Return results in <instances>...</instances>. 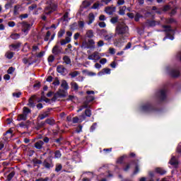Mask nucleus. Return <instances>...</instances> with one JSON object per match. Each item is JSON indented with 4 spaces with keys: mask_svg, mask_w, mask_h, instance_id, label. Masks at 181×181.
<instances>
[{
    "mask_svg": "<svg viewBox=\"0 0 181 181\" xmlns=\"http://www.w3.org/2000/svg\"><path fill=\"white\" fill-rule=\"evenodd\" d=\"M128 26L124 23H119L116 27V33L118 35V36L128 37V36H129V32H128Z\"/></svg>",
    "mask_w": 181,
    "mask_h": 181,
    "instance_id": "1",
    "label": "nucleus"
},
{
    "mask_svg": "<svg viewBox=\"0 0 181 181\" xmlns=\"http://www.w3.org/2000/svg\"><path fill=\"white\" fill-rule=\"evenodd\" d=\"M57 8H59L57 3H54L52 0L47 1V6L44 8V13L45 15H52L53 12L57 11Z\"/></svg>",
    "mask_w": 181,
    "mask_h": 181,
    "instance_id": "2",
    "label": "nucleus"
},
{
    "mask_svg": "<svg viewBox=\"0 0 181 181\" xmlns=\"http://www.w3.org/2000/svg\"><path fill=\"white\" fill-rule=\"evenodd\" d=\"M141 110L143 112H156V111H158V108L151 103H147L141 105Z\"/></svg>",
    "mask_w": 181,
    "mask_h": 181,
    "instance_id": "3",
    "label": "nucleus"
},
{
    "mask_svg": "<svg viewBox=\"0 0 181 181\" xmlns=\"http://www.w3.org/2000/svg\"><path fill=\"white\" fill-rule=\"evenodd\" d=\"M42 166L47 170H50V169H53L54 168V163H53V160L51 156H49L42 162Z\"/></svg>",
    "mask_w": 181,
    "mask_h": 181,
    "instance_id": "4",
    "label": "nucleus"
},
{
    "mask_svg": "<svg viewBox=\"0 0 181 181\" xmlns=\"http://www.w3.org/2000/svg\"><path fill=\"white\" fill-rule=\"evenodd\" d=\"M125 37H123V36H119L118 39H115L114 41V45L116 47H121L124 46V43H125Z\"/></svg>",
    "mask_w": 181,
    "mask_h": 181,
    "instance_id": "5",
    "label": "nucleus"
},
{
    "mask_svg": "<svg viewBox=\"0 0 181 181\" xmlns=\"http://www.w3.org/2000/svg\"><path fill=\"white\" fill-rule=\"evenodd\" d=\"M156 97L159 101H165L166 100V90L161 89L156 93Z\"/></svg>",
    "mask_w": 181,
    "mask_h": 181,
    "instance_id": "6",
    "label": "nucleus"
},
{
    "mask_svg": "<svg viewBox=\"0 0 181 181\" xmlns=\"http://www.w3.org/2000/svg\"><path fill=\"white\" fill-rule=\"evenodd\" d=\"M59 97H66V94H64V90L59 89V91H57L54 96L52 97V98L51 99L52 101H53L54 103L56 102V100H57V98H59Z\"/></svg>",
    "mask_w": 181,
    "mask_h": 181,
    "instance_id": "7",
    "label": "nucleus"
},
{
    "mask_svg": "<svg viewBox=\"0 0 181 181\" xmlns=\"http://www.w3.org/2000/svg\"><path fill=\"white\" fill-rule=\"evenodd\" d=\"M52 110H53L52 108H47V111L44 112L43 114L39 115L37 117V121H39V119L42 120V119H45V118H47L49 117L50 115V111H52Z\"/></svg>",
    "mask_w": 181,
    "mask_h": 181,
    "instance_id": "8",
    "label": "nucleus"
},
{
    "mask_svg": "<svg viewBox=\"0 0 181 181\" xmlns=\"http://www.w3.org/2000/svg\"><path fill=\"white\" fill-rule=\"evenodd\" d=\"M169 163L175 169H177L179 168V160H177V158H176L175 156H173L171 158V159L169 161Z\"/></svg>",
    "mask_w": 181,
    "mask_h": 181,
    "instance_id": "9",
    "label": "nucleus"
},
{
    "mask_svg": "<svg viewBox=\"0 0 181 181\" xmlns=\"http://www.w3.org/2000/svg\"><path fill=\"white\" fill-rule=\"evenodd\" d=\"M87 117L88 118H90V117H91V110H90V109H86L85 110V113H83L81 115H80L79 118L81 121H84V119H86V118H87Z\"/></svg>",
    "mask_w": 181,
    "mask_h": 181,
    "instance_id": "10",
    "label": "nucleus"
},
{
    "mask_svg": "<svg viewBox=\"0 0 181 181\" xmlns=\"http://www.w3.org/2000/svg\"><path fill=\"white\" fill-rule=\"evenodd\" d=\"M23 25V32L24 33H28L30 30V28H32V25L30 24L26 23L25 21H23L22 23Z\"/></svg>",
    "mask_w": 181,
    "mask_h": 181,
    "instance_id": "11",
    "label": "nucleus"
},
{
    "mask_svg": "<svg viewBox=\"0 0 181 181\" xmlns=\"http://www.w3.org/2000/svg\"><path fill=\"white\" fill-rule=\"evenodd\" d=\"M57 73H59V74H66L67 69H66L63 65H58L57 66Z\"/></svg>",
    "mask_w": 181,
    "mask_h": 181,
    "instance_id": "12",
    "label": "nucleus"
},
{
    "mask_svg": "<svg viewBox=\"0 0 181 181\" xmlns=\"http://www.w3.org/2000/svg\"><path fill=\"white\" fill-rule=\"evenodd\" d=\"M115 11H117V7L107 6L105 8V12H106L107 15H112Z\"/></svg>",
    "mask_w": 181,
    "mask_h": 181,
    "instance_id": "13",
    "label": "nucleus"
},
{
    "mask_svg": "<svg viewBox=\"0 0 181 181\" xmlns=\"http://www.w3.org/2000/svg\"><path fill=\"white\" fill-rule=\"evenodd\" d=\"M21 46H22V42H18L16 44H11L10 45V47H12L14 52H19V50H21Z\"/></svg>",
    "mask_w": 181,
    "mask_h": 181,
    "instance_id": "14",
    "label": "nucleus"
},
{
    "mask_svg": "<svg viewBox=\"0 0 181 181\" xmlns=\"http://www.w3.org/2000/svg\"><path fill=\"white\" fill-rule=\"evenodd\" d=\"M169 74L170 76H171V77H173V78H176L180 76V72L179 71V70L172 69L170 71Z\"/></svg>",
    "mask_w": 181,
    "mask_h": 181,
    "instance_id": "15",
    "label": "nucleus"
},
{
    "mask_svg": "<svg viewBox=\"0 0 181 181\" xmlns=\"http://www.w3.org/2000/svg\"><path fill=\"white\" fill-rule=\"evenodd\" d=\"M52 54L55 56H57V54H60L62 53V49H60V47L57 45H54L52 48Z\"/></svg>",
    "mask_w": 181,
    "mask_h": 181,
    "instance_id": "16",
    "label": "nucleus"
},
{
    "mask_svg": "<svg viewBox=\"0 0 181 181\" xmlns=\"http://www.w3.org/2000/svg\"><path fill=\"white\" fill-rule=\"evenodd\" d=\"M146 23L150 28H155L156 25H159L158 21H153V20H147Z\"/></svg>",
    "mask_w": 181,
    "mask_h": 181,
    "instance_id": "17",
    "label": "nucleus"
},
{
    "mask_svg": "<svg viewBox=\"0 0 181 181\" xmlns=\"http://www.w3.org/2000/svg\"><path fill=\"white\" fill-rule=\"evenodd\" d=\"M99 76H104V74H111V69L110 68H104L98 73Z\"/></svg>",
    "mask_w": 181,
    "mask_h": 181,
    "instance_id": "18",
    "label": "nucleus"
},
{
    "mask_svg": "<svg viewBox=\"0 0 181 181\" xmlns=\"http://www.w3.org/2000/svg\"><path fill=\"white\" fill-rule=\"evenodd\" d=\"M43 145H45V142H43L42 140H39L38 141L35 142V148H36V149H42V148H43Z\"/></svg>",
    "mask_w": 181,
    "mask_h": 181,
    "instance_id": "19",
    "label": "nucleus"
},
{
    "mask_svg": "<svg viewBox=\"0 0 181 181\" xmlns=\"http://www.w3.org/2000/svg\"><path fill=\"white\" fill-rule=\"evenodd\" d=\"M45 124H47L48 125H50L51 127H53V125H56V120L53 118H47L45 119Z\"/></svg>",
    "mask_w": 181,
    "mask_h": 181,
    "instance_id": "20",
    "label": "nucleus"
},
{
    "mask_svg": "<svg viewBox=\"0 0 181 181\" xmlns=\"http://www.w3.org/2000/svg\"><path fill=\"white\" fill-rule=\"evenodd\" d=\"M156 172L158 174V175H166V173H168V171H166V170L162 168H156Z\"/></svg>",
    "mask_w": 181,
    "mask_h": 181,
    "instance_id": "21",
    "label": "nucleus"
},
{
    "mask_svg": "<svg viewBox=\"0 0 181 181\" xmlns=\"http://www.w3.org/2000/svg\"><path fill=\"white\" fill-rule=\"evenodd\" d=\"M94 21H95V16H94V13H89L88 25H91V23L94 22Z\"/></svg>",
    "mask_w": 181,
    "mask_h": 181,
    "instance_id": "22",
    "label": "nucleus"
},
{
    "mask_svg": "<svg viewBox=\"0 0 181 181\" xmlns=\"http://www.w3.org/2000/svg\"><path fill=\"white\" fill-rule=\"evenodd\" d=\"M71 42V38L69 37H66L65 40H62L60 42L61 46H64L65 45H67V43H70Z\"/></svg>",
    "mask_w": 181,
    "mask_h": 181,
    "instance_id": "23",
    "label": "nucleus"
},
{
    "mask_svg": "<svg viewBox=\"0 0 181 181\" xmlns=\"http://www.w3.org/2000/svg\"><path fill=\"white\" fill-rule=\"evenodd\" d=\"M33 163H34V166H37V168H40V165H43V161L37 158H34L33 160Z\"/></svg>",
    "mask_w": 181,
    "mask_h": 181,
    "instance_id": "24",
    "label": "nucleus"
},
{
    "mask_svg": "<svg viewBox=\"0 0 181 181\" xmlns=\"http://www.w3.org/2000/svg\"><path fill=\"white\" fill-rule=\"evenodd\" d=\"M45 125H46L45 122H37L35 127V129L37 131H39L41 129V128H43V127H45Z\"/></svg>",
    "mask_w": 181,
    "mask_h": 181,
    "instance_id": "25",
    "label": "nucleus"
},
{
    "mask_svg": "<svg viewBox=\"0 0 181 181\" xmlns=\"http://www.w3.org/2000/svg\"><path fill=\"white\" fill-rule=\"evenodd\" d=\"M26 119H28V116L24 113L19 115L17 118V121H26Z\"/></svg>",
    "mask_w": 181,
    "mask_h": 181,
    "instance_id": "26",
    "label": "nucleus"
},
{
    "mask_svg": "<svg viewBox=\"0 0 181 181\" xmlns=\"http://www.w3.org/2000/svg\"><path fill=\"white\" fill-rule=\"evenodd\" d=\"M66 101H72V102L78 101V98H77V96L69 95L68 96V98H66Z\"/></svg>",
    "mask_w": 181,
    "mask_h": 181,
    "instance_id": "27",
    "label": "nucleus"
},
{
    "mask_svg": "<svg viewBox=\"0 0 181 181\" xmlns=\"http://www.w3.org/2000/svg\"><path fill=\"white\" fill-rule=\"evenodd\" d=\"M95 42L93 39H90L88 40V46L90 47V49H95Z\"/></svg>",
    "mask_w": 181,
    "mask_h": 181,
    "instance_id": "28",
    "label": "nucleus"
},
{
    "mask_svg": "<svg viewBox=\"0 0 181 181\" xmlns=\"http://www.w3.org/2000/svg\"><path fill=\"white\" fill-rule=\"evenodd\" d=\"M62 59L64 60V63H66V64H71V59L69 56H64Z\"/></svg>",
    "mask_w": 181,
    "mask_h": 181,
    "instance_id": "29",
    "label": "nucleus"
},
{
    "mask_svg": "<svg viewBox=\"0 0 181 181\" xmlns=\"http://www.w3.org/2000/svg\"><path fill=\"white\" fill-rule=\"evenodd\" d=\"M125 11H127V7L125 6L120 7L119 12H118L119 15L124 16V15H125Z\"/></svg>",
    "mask_w": 181,
    "mask_h": 181,
    "instance_id": "30",
    "label": "nucleus"
},
{
    "mask_svg": "<svg viewBox=\"0 0 181 181\" xmlns=\"http://www.w3.org/2000/svg\"><path fill=\"white\" fill-rule=\"evenodd\" d=\"M27 105H28V107H30V108H35V102L33 100V98H29Z\"/></svg>",
    "mask_w": 181,
    "mask_h": 181,
    "instance_id": "31",
    "label": "nucleus"
},
{
    "mask_svg": "<svg viewBox=\"0 0 181 181\" xmlns=\"http://www.w3.org/2000/svg\"><path fill=\"white\" fill-rule=\"evenodd\" d=\"M103 37L105 40L110 42L112 39V37H114V35L112 34H107V35L103 34Z\"/></svg>",
    "mask_w": 181,
    "mask_h": 181,
    "instance_id": "32",
    "label": "nucleus"
},
{
    "mask_svg": "<svg viewBox=\"0 0 181 181\" xmlns=\"http://www.w3.org/2000/svg\"><path fill=\"white\" fill-rule=\"evenodd\" d=\"M11 39L13 40H18L21 37V35L18 33H13L10 35Z\"/></svg>",
    "mask_w": 181,
    "mask_h": 181,
    "instance_id": "33",
    "label": "nucleus"
},
{
    "mask_svg": "<svg viewBox=\"0 0 181 181\" xmlns=\"http://www.w3.org/2000/svg\"><path fill=\"white\" fill-rule=\"evenodd\" d=\"M61 87H62L64 90H69V83H67V81L64 80L62 82Z\"/></svg>",
    "mask_w": 181,
    "mask_h": 181,
    "instance_id": "34",
    "label": "nucleus"
},
{
    "mask_svg": "<svg viewBox=\"0 0 181 181\" xmlns=\"http://www.w3.org/2000/svg\"><path fill=\"white\" fill-rule=\"evenodd\" d=\"M21 6L19 5L14 6L13 15L16 16V15H19V9Z\"/></svg>",
    "mask_w": 181,
    "mask_h": 181,
    "instance_id": "35",
    "label": "nucleus"
},
{
    "mask_svg": "<svg viewBox=\"0 0 181 181\" xmlns=\"http://www.w3.org/2000/svg\"><path fill=\"white\" fill-rule=\"evenodd\" d=\"M163 28L165 29L164 32H173V29H172V27L170 25H163Z\"/></svg>",
    "mask_w": 181,
    "mask_h": 181,
    "instance_id": "36",
    "label": "nucleus"
},
{
    "mask_svg": "<svg viewBox=\"0 0 181 181\" xmlns=\"http://www.w3.org/2000/svg\"><path fill=\"white\" fill-rule=\"evenodd\" d=\"M62 158V152L59 150H57L54 152V158L55 159H60Z\"/></svg>",
    "mask_w": 181,
    "mask_h": 181,
    "instance_id": "37",
    "label": "nucleus"
},
{
    "mask_svg": "<svg viewBox=\"0 0 181 181\" xmlns=\"http://www.w3.org/2000/svg\"><path fill=\"white\" fill-rule=\"evenodd\" d=\"M63 169V165L60 163H57L55 165V172H57V173H59V172H60V170H62Z\"/></svg>",
    "mask_w": 181,
    "mask_h": 181,
    "instance_id": "38",
    "label": "nucleus"
},
{
    "mask_svg": "<svg viewBox=\"0 0 181 181\" xmlns=\"http://www.w3.org/2000/svg\"><path fill=\"white\" fill-rule=\"evenodd\" d=\"M30 112H32V110H30V109H29V107H24L23 108V114H25V115L28 116V114H30Z\"/></svg>",
    "mask_w": 181,
    "mask_h": 181,
    "instance_id": "39",
    "label": "nucleus"
},
{
    "mask_svg": "<svg viewBox=\"0 0 181 181\" xmlns=\"http://www.w3.org/2000/svg\"><path fill=\"white\" fill-rule=\"evenodd\" d=\"M14 176H15V171H11V172L7 175V181H11Z\"/></svg>",
    "mask_w": 181,
    "mask_h": 181,
    "instance_id": "40",
    "label": "nucleus"
},
{
    "mask_svg": "<svg viewBox=\"0 0 181 181\" xmlns=\"http://www.w3.org/2000/svg\"><path fill=\"white\" fill-rule=\"evenodd\" d=\"M71 88H73L74 91H77L78 90V84L76 82L71 83Z\"/></svg>",
    "mask_w": 181,
    "mask_h": 181,
    "instance_id": "41",
    "label": "nucleus"
},
{
    "mask_svg": "<svg viewBox=\"0 0 181 181\" xmlns=\"http://www.w3.org/2000/svg\"><path fill=\"white\" fill-rule=\"evenodd\" d=\"M80 74V72L78 71H74L73 72L69 73V76H71V78H74L75 77H77Z\"/></svg>",
    "mask_w": 181,
    "mask_h": 181,
    "instance_id": "42",
    "label": "nucleus"
},
{
    "mask_svg": "<svg viewBox=\"0 0 181 181\" xmlns=\"http://www.w3.org/2000/svg\"><path fill=\"white\" fill-rule=\"evenodd\" d=\"M66 33V30L64 29H60L58 32L57 36L59 38L63 37L64 35Z\"/></svg>",
    "mask_w": 181,
    "mask_h": 181,
    "instance_id": "43",
    "label": "nucleus"
},
{
    "mask_svg": "<svg viewBox=\"0 0 181 181\" xmlns=\"http://www.w3.org/2000/svg\"><path fill=\"white\" fill-rule=\"evenodd\" d=\"M81 47L82 49H91V47L88 46V42H87L86 41L82 42Z\"/></svg>",
    "mask_w": 181,
    "mask_h": 181,
    "instance_id": "44",
    "label": "nucleus"
},
{
    "mask_svg": "<svg viewBox=\"0 0 181 181\" xmlns=\"http://www.w3.org/2000/svg\"><path fill=\"white\" fill-rule=\"evenodd\" d=\"M118 19H119V17L118 16H115V17H112L110 19V22L111 23H112L113 25H115V23H118Z\"/></svg>",
    "mask_w": 181,
    "mask_h": 181,
    "instance_id": "45",
    "label": "nucleus"
},
{
    "mask_svg": "<svg viewBox=\"0 0 181 181\" xmlns=\"http://www.w3.org/2000/svg\"><path fill=\"white\" fill-rule=\"evenodd\" d=\"M86 101L89 102V103H93V101L94 100H95V98L93 95H88L86 97Z\"/></svg>",
    "mask_w": 181,
    "mask_h": 181,
    "instance_id": "46",
    "label": "nucleus"
},
{
    "mask_svg": "<svg viewBox=\"0 0 181 181\" xmlns=\"http://www.w3.org/2000/svg\"><path fill=\"white\" fill-rule=\"evenodd\" d=\"M90 5H91V2L88 1H84L82 3L83 8H88V6H90Z\"/></svg>",
    "mask_w": 181,
    "mask_h": 181,
    "instance_id": "47",
    "label": "nucleus"
},
{
    "mask_svg": "<svg viewBox=\"0 0 181 181\" xmlns=\"http://www.w3.org/2000/svg\"><path fill=\"white\" fill-rule=\"evenodd\" d=\"M78 24H77L76 22L74 23L72 25H70L71 30H76V29H78Z\"/></svg>",
    "mask_w": 181,
    "mask_h": 181,
    "instance_id": "48",
    "label": "nucleus"
},
{
    "mask_svg": "<svg viewBox=\"0 0 181 181\" xmlns=\"http://www.w3.org/2000/svg\"><path fill=\"white\" fill-rule=\"evenodd\" d=\"M86 35H87V37H88L89 39H91V37H94V33L93 32L92 30H90L86 33Z\"/></svg>",
    "mask_w": 181,
    "mask_h": 181,
    "instance_id": "49",
    "label": "nucleus"
},
{
    "mask_svg": "<svg viewBox=\"0 0 181 181\" xmlns=\"http://www.w3.org/2000/svg\"><path fill=\"white\" fill-rule=\"evenodd\" d=\"M97 128V122H94L90 127V132H94Z\"/></svg>",
    "mask_w": 181,
    "mask_h": 181,
    "instance_id": "50",
    "label": "nucleus"
},
{
    "mask_svg": "<svg viewBox=\"0 0 181 181\" xmlns=\"http://www.w3.org/2000/svg\"><path fill=\"white\" fill-rule=\"evenodd\" d=\"M64 138H63L62 136H60L58 139H55L56 144H58V145H62V141H63Z\"/></svg>",
    "mask_w": 181,
    "mask_h": 181,
    "instance_id": "51",
    "label": "nucleus"
},
{
    "mask_svg": "<svg viewBox=\"0 0 181 181\" xmlns=\"http://www.w3.org/2000/svg\"><path fill=\"white\" fill-rule=\"evenodd\" d=\"M12 95L13 97H16V98H21V96L22 95V92L13 93Z\"/></svg>",
    "mask_w": 181,
    "mask_h": 181,
    "instance_id": "52",
    "label": "nucleus"
},
{
    "mask_svg": "<svg viewBox=\"0 0 181 181\" xmlns=\"http://www.w3.org/2000/svg\"><path fill=\"white\" fill-rule=\"evenodd\" d=\"M76 132V134H80V132H83V126L81 124L78 125Z\"/></svg>",
    "mask_w": 181,
    "mask_h": 181,
    "instance_id": "53",
    "label": "nucleus"
},
{
    "mask_svg": "<svg viewBox=\"0 0 181 181\" xmlns=\"http://www.w3.org/2000/svg\"><path fill=\"white\" fill-rule=\"evenodd\" d=\"M138 173H139V165L138 164H136L133 175H136Z\"/></svg>",
    "mask_w": 181,
    "mask_h": 181,
    "instance_id": "54",
    "label": "nucleus"
},
{
    "mask_svg": "<svg viewBox=\"0 0 181 181\" xmlns=\"http://www.w3.org/2000/svg\"><path fill=\"white\" fill-rule=\"evenodd\" d=\"M13 71H15V68H13V66L9 67L8 69L7 70L8 74H13Z\"/></svg>",
    "mask_w": 181,
    "mask_h": 181,
    "instance_id": "55",
    "label": "nucleus"
},
{
    "mask_svg": "<svg viewBox=\"0 0 181 181\" xmlns=\"http://www.w3.org/2000/svg\"><path fill=\"white\" fill-rule=\"evenodd\" d=\"M124 156H122L121 157H119L117 160V163H119L120 165L122 164V163L124 162Z\"/></svg>",
    "mask_w": 181,
    "mask_h": 181,
    "instance_id": "56",
    "label": "nucleus"
},
{
    "mask_svg": "<svg viewBox=\"0 0 181 181\" xmlns=\"http://www.w3.org/2000/svg\"><path fill=\"white\" fill-rule=\"evenodd\" d=\"M47 60H48L49 63H53L54 62V55H49Z\"/></svg>",
    "mask_w": 181,
    "mask_h": 181,
    "instance_id": "57",
    "label": "nucleus"
},
{
    "mask_svg": "<svg viewBox=\"0 0 181 181\" xmlns=\"http://www.w3.org/2000/svg\"><path fill=\"white\" fill-rule=\"evenodd\" d=\"M132 47V43L131 42H128L127 45L124 47L123 50H128V49H131Z\"/></svg>",
    "mask_w": 181,
    "mask_h": 181,
    "instance_id": "58",
    "label": "nucleus"
},
{
    "mask_svg": "<svg viewBox=\"0 0 181 181\" xmlns=\"http://www.w3.org/2000/svg\"><path fill=\"white\" fill-rule=\"evenodd\" d=\"M169 9H170V6L169 5H165L163 7V12H168V11H169Z\"/></svg>",
    "mask_w": 181,
    "mask_h": 181,
    "instance_id": "59",
    "label": "nucleus"
},
{
    "mask_svg": "<svg viewBox=\"0 0 181 181\" xmlns=\"http://www.w3.org/2000/svg\"><path fill=\"white\" fill-rule=\"evenodd\" d=\"M4 8H5V9H6V10L9 9L10 8H12V3H11V2L6 3V4H5V6H4Z\"/></svg>",
    "mask_w": 181,
    "mask_h": 181,
    "instance_id": "60",
    "label": "nucleus"
},
{
    "mask_svg": "<svg viewBox=\"0 0 181 181\" xmlns=\"http://www.w3.org/2000/svg\"><path fill=\"white\" fill-rule=\"evenodd\" d=\"M37 8V4H32L31 6H30L28 7L29 11H33V9H36Z\"/></svg>",
    "mask_w": 181,
    "mask_h": 181,
    "instance_id": "61",
    "label": "nucleus"
},
{
    "mask_svg": "<svg viewBox=\"0 0 181 181\" xmlns=\"http://www.w3.org/2000/svg\"><path fill=\"white\" fill-rule=\"evenodd\" d=\"M131 169V164H127L124 168V172H128Z\"/></svg>",
    "mask_w": 181,
    "mask_h": 181,
    "instance_id": "62",
    "label": "nucleus"
},
{
    "mask_svg": "<svg viewBox=\"0 0 181 181\" xmlns=\"http://www.w3.org/2000/svg\"><path fill=\"white\" fill-rule=\"evenodd\" d=\"M15 54V52H10L8 54H7V59H12L13 57V55Z\"/></svg>",
    "mask_w": 181,
    "mask_h": 181,
    "instance_id": "63",
    "label": "nucleus"
},
{
    "mask_svg": "<svg viewBox=\"0 0 181 181\" xmlns=\"http://www.w3.org/2000/svg\"><path fill=\"white\" fill-rule=\"evenodd\" d=\"M78 25L81 29H83V28H84V21H79Z\"/></svg>",
    "mask_w": 181,
    "mask_h": 181,
    "instance_id": "64",
    "label": "nucleus"
}]
</instances>
